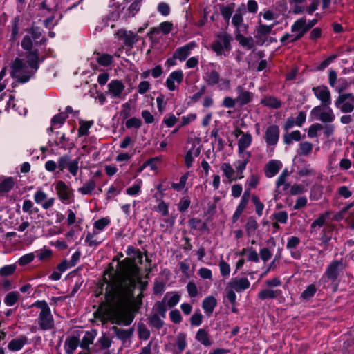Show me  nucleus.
Segmentation results:
<instances>
[{
	"label": "nucleus",
	"instance_id": "1",
	"mask_svg": "<svg viewBox=\"0 0 354 354\" xmlns=\"http://www.w3.org/2000/svg\"><path fill=\"white\" fill-rule=\"evenodd\" d=\"M143 254L139 250L130 259H126L125 268L120 274L113 277L107 285L105 290L106 301L113 307L120 308L129 303L133 297V290L140 281V268L137 263H142Z\"/></svg>",
	"mask_w": 354,
	"mask_h": 354
},
{
	"label": "nucleus",
	"instance_id": "2",
	"mask_svg": "<svg viewBox=\"0 0 354 354\" xmlns=\"http://www.w3.org/2000/svg\"><path fill=\"white\" fill-rule=\"evenodd\" d=\"M37 50L27 55V62H24L20 59H16L11 66V76L16 78L19 82H27L38 68Z\"/></svg>",
	"mask_w": 354,
	"mask_h": 354
},
{
	"label": "nucleus",
	"instance_id": "3",
	"mask_svg": "<svg viewBox=\"0 0 354 354\" xmlns=\"http://www.w3.org/2000/svg\"><path fill=\"white\" fill-rule=\"evenodd\" d=\"M348 87V83L345 79L338 80L335 90L339 93L335 101V106L341 112L347 113L354 110V95L351 93H342Z\"/></svg>",
	"mask_w": 354,
	"mask_h": 354
},
{
	"label": "nucleus",
	"instance_id": "4",
	"mask_svg": "<svg viewBox=\"0 0 354 354\" xmlns=\"http://www.w3.org/2000/svg\"><path fill=\"white\" fill-rule=\"evenodd\" d=\"M32 306L37 307L41 310L37 319V323L40 329L42 330L53 329L55 325V321L47 302L44 300L37 301L32 304Z\"/></svg>",
	"mask_w": 354,
	"mask_h": 354
},
{
	"label": "nucleus",
	"instance_id": "5",
	"mask_svg": "<svg viewBox=\"0 0 354 354\" xmlns=\"http://www.w3.org/2000/svg\"><path fill=\"white\" fill-rule=\"evenodd\" d=\"M232 40L230 34L221 32L216 35V38L211 44V49L217 56H227L232 50L231 41Z\"/></svg>",
	"mask_w": 354,
	"mask_h": 354
},
{
	"label": "nucleus",
	"instance_id": "6",
	"mask_svg": "<svg viewBox=\"0 0 354 354\" xmlns=\"http://www.w3.org/2000/svg\"><path fill=\"white\" fill-rule=\"evenodd\" d=\"M344 269V264L342 261H332L327 267L319 282L323 284L324 288H326L327 281H330L331 283L336 288L338 285V277Z\"/></svg>",
	"mask_w": 354,
	"mask_h": 354
},
{
	"label": "nucleus",
	"instance_id": "7",
	"mask_svg": "<svg viewBox=\"0 0 354 354\" xmlns=\"http://www.w3.org/2000/svg\"><path fill=\"white\" fill-rule=\"evenodd\" d=\"M313 120H318L324 123H331L335 120L333 111L328 106L319 105L312 109L310 113Z\"/></svg>",
	"mask_w": 354,
	"mask_h": 354
},
{
	"label": "nucleus",
	"instance_id": "8",
	"mask_svg": "<svg viewBox=\"0 0 354 354\" xmlns=\"http://www.w3.org/2000/svg\"><path fill=\"white\" fill-rule=\"evenodd\" d=\"M56 194L64 204H70L74 198L73 190L63 180H58L55 183Z\"/></svg>",
	"mask_w": 354,
	"mask_h": 354
},
{
	"label": "nucleus",
	"instance_id": "9",
	"mask_svg": "<svg viewBox=\"0 0 354 354\" xmlns=\"http://www.w3.org/2000/svg\"><path fill=\"white\" fill-rule=\"evenodd\" d=\"M277 24L278 22L274 21L271 24L267 25L263 24L262 20H258V23L255 27L254 33V37L257 39L258 41H260L263 44L266 41L267 35L272 32L274 27Z\"/></svg>",
	"mask_w": 354,
	"mask_h": 354
},
{
	"label": "nucleus",
	"instance_id": "10",
	"mask_svg": "<svg viewBox=\"0 0 354 354\" xmlns=\"http://www.w3.org/2000/svg\"><path fill=\"white\" fill-rule=\"evenodd\" d=\"M124 88V85L120 80H113L107 85L106 95L112 99L122 98Z\"/></svg>",
	"mask_w": 354,
	"mask_h": 354
},
{
	"label": "nucleus",
	"instance_id": "11",
	"mask_svg": "<svg viewBox=\"0 0 354 354\" xmlns=\"http://www.w3.org/2000/svg\"><path fill=\"white\" fill-rule=\"evenodd\" d=\"M312 91L316 98L321 102L322 105L329 106L331 104L330 91L326 86L320 85L313 87Z\"/></svg>",
	"mask_w": 354,
	"mask_h": 354
},
{
	"label": "nucleus",
	"instance_id": "12",
	"mask_svg": "<svg viewBox=\"0 0 354 354\" xmlns=\"http://www.w3.org/2000/svg\"><path fill=\"white\" fill-rule=\"evenodd\" d=\"M184 77L181 70H176L171 72L165 81V85L169 91H173L178 88L179 84L183 82Z\"/></svg>",
	"mask_w": 354,
	"mask_h": 354
},
{
	"label": "nucleus",
	"instance_id": "13",
	"mask_svg": "<svg viewBox=\"0 0 354 354\" xmlns=\"http://www.w3.org/2000/svg\"><path fill=\"white\" fill-rule=\"evenodd\" d=\"M228 287L232 288L238 293L243 292L250 286V282L246 277H233L227 283Z\"/></svg>",
	"mask_w": 354,
	"mask_h": 354
},
{
	"label": "nucleus",
	"instance_id": "14",
	"mask_svg": "<svg viewBox=\"0 0 354 354\" xmlns=\"http://www.w3.org/2000/svg\"><path fill=\"white\" fill-rule=\"evenodd\" d=\"M238 156L240 159L234 161V166L239 179H242L244 177L243 171H245L247 165L249 163L252 155L250 152H247L245 154H238Z\"/></svg>",
	"mask_w": 354,
	"mask_h": 354
},
{
	"label": "nucleus",
	"instance_id": "15",
	"mask_svg": "<svg viewBox=\"0 0 354 354\" xmlns=\"http://www.w3.org/2000/svg\"><path fill=\"white\" fill-rule=\"evenodd\" d=\"M239 135H241V138L238 140V154L243 155L247 153L248 151H245V149L251 145L252 137L250 133H245L241 130L238 131L236 136Z\"/></svg>",
	"mask_w": 354,
	"mask_h": 354
},
{
	"label": "nucleus",
	"instance_id": "16",
	"mask_svg": "<svg viewBox=\"0 0 354 354\" xmlns=\"http://www.w3.org/2000/svg\"><path fill=\"white\" fill-rule=\"evenodd\" d=\"M35 202L40 205L43 209H48L50 208L55 203V198H47L46 194L41 189H38L34 194Z\"/></svg>",
	"mask_w": 354,
	"mask_h": 354
},
{
	"label": "nucleus",
	"instance_id": "17",
	"mask_svg": "<svg viewBox=\"0 0 354 354\" xmlns=\"http://www.w3.org/2000/svg\"><path fill=\"white\" fill-rule=\"evenodd\" d=\"M280 130L277 125L272 124L269 126L266 131L265 139L267 145L272 146L276 145L279 139Z\"/></svg>",
	"mask_w": 354,
	"mask_h": 354
},
{
	"label": "nucleus",
	"instance_id": "18",
	"mask_svg": "<svg viewBox=\"0 0 354 354\" xmlns=\"http://www.w3.org/2000/svg\"><path fill=\"white\" fill-rule=\"evenodd\" d=\"M133 319L131 315L124 313H115L110 317L112 324L123 326H129L133 322Z\"/></svg>",
	"mask_w": 354,
	"mask_h": 354
},
{
	"label": "nucleus",
	"instance_id": "19",
	"mask_svg": "<svg viewBox=\"0 0 354 354\" xmlns=\"http://www.w3.org/2000/svg\"><path fill=\"white\" fill-rule=\"evenodd\" d=\"M187 346V335L185 333H178L176 337L175 346H173L170 351L172 354H182Z\"/></svg>",
	"mask_w": 354,
	"mask_h": 354
},
{
	"label": "nucleus",
	"instance_id": "20",
	"mask_svg": "<svg viewBox=\"0 0 354 354\" xmlns=\"http://www.w3.org/2000/svg\"><path fill=\"white\" fill-rule=\"evenodd\" d=\"M196 47L194 41L189 42L181 47L178 48L174 52V57L180 61H184L190 55L191 51Z\"/></svg>",
	"mask_w": 354,
	"mask_h": 354
},
{
	"label": "nucleus",
	"instance_id": "21",
	"mask_svg": "<svg viewBox=\"0 0 354 354\" xmlns=\"http://www.w3.org/2000/svg\"><path fill=\"white\" fill-rule=\"evenodd\" d=\"M282 162L278 160H271L265 166V175L267 178H272L282 168Z\"/></svg>",
	"mask_w": 354,
	"mask_h": 354
},
{
	"label": "nucleus",
	"instance_id": "22",
	"mask_svg": "<svg viewBox=\"0 0 354 354\" xmlns=\"http://www.w3.org/2000/svg\"><path fill=\"white\" fill-rule=\"evenodd\" d=\"M299 243L300 239L297 236H292L288 239L286 249L290 251L291 257L295 259H299L301 257L300 252L296 250Z\"/></svg>",
	"mask_w": 354,
	"mask_h": 354
},
{
	"label": "nucleus",
	"instance_id": "23",
	"mask_svg": "<svg viewBox=\"0 0 354 354\" xmlns=\"http://www.w3.org/2000/svg\"><path fill=\"white\" fill-rule=\"evenodd\" d=\"M282 291L280 289H262L258 293V297L261 300L267 299H276L281 296Z\"/></svg>",
	"mask_w": 354,
	"mask_h": 354
},
{
	"label": "nucleus",
	"instance_id": "24",
	"mask_svg": "<svg viewBox=\"0 0 354 354\" xmlns=\"http://www.w3.org/2000/svg\"><path fill=\"white\" fill-rule=\"evenodd\" d=\"M221 170L223 171V176L227 179L228 182L231 183L239 179L238 175L236 176H235V169L230 163H222L221 165Z\"/></svg>",
	"mask_w": 354,
	"mask_h": 354
},
{
	"label": "nucleus",
	"instance_id": "25",
	"mask_svg": "<svg viewBox=\"0 0 354 354\" xmlns=\"http://www.w3.org/2000/svg\"><path fill=\"white\" fill-rule=\"evenodd\" d=\"M220 73L216 70L206 71L203 75V80L209 86H214L218 82Z\"/></svg>",
	"mask_w": 354,
	"mask_h": 354
},
{
	"label": "nucleus",
	"instance_id": "26",
	"mask_svg": "<svg viewBox=\"0 0 354 354\" xmlns=\"http://www.w3.org/2000/svg\"><path fill=\"white\" fill-rule=\"evenodd\" d=\"M217 305V300L214 296L205 297L202 302V308L207 315H210Z\"/></svg>",
	"mask_w": 354,
	"mask_h": 354
},
{
	"label": "nucleus",
	"instance_id": "27",
	"mask_svg": "<svg viewBox=\"0 0 354 354\" xmlns=\"http://www.w3.org/2000/svg\"><path fill=\"white\" fill-rule=\"evenodd\" d=\"M180 299V295L177 292H167L162 299L163 303L165 304L168 308H172L177 305Z\"/></svg>",
	"mask_w": 354,
	"mask_h": 354
},
{
	"label": "nucleus",
	"instance_id": "28",
	"mask_svg": "<svg viewBox=\"0 0 354 354\" xmlns=\"http://www.w3.org/2000/svg\"><path fill=\"white\" fill-rule=\"evenodd\" d=\"M28 342L26 337L20 336L12 339L8 344V348L12 351H17L23 348Z\"/></svg>",
	"mask_w": 354,
	"mask_h": 354
},
{
	"label": "nucleus",
	"instance_id": "29",
	"mask_svg": "<svg viewBox=\"0 0 354 354\" xmlns=\"http://www.w3.org/2000/svg\"><path fill=\"white\" fill-rule=\"evenodd\" d=\"M78 346H80L79 339L75 337H70L65 341L64 349L67 354H73Z\"/></svg>",
	"mask_w": 354,
	"mask_h": 354
},
{
	"label": "nucleus",
	"instance_id": "30",
	"mask_svg": "<svg viewBox=\"0 0 354 354\" xmlns=\"http://www.w3.org/2000/svg\"><path fill=\"white\" fill-rule=\"evenodd\" d=\"M195 339L205 346H209L212 344L208 332L203 328H201L197 331Z\"/></svg>",
	"mask_w": 354,
	"mask_h": 354
},
{
	"label": "nucleus",
	"instance_id": "31",
	"mask_svg": "<svg viewBox=\"0 0 354 354\" xmlns=\"http://www.w3.org/2000/svg\"><path fill=\"white\" fill-rule=\"evenodd\" d=\"M317 291V287L315 286V284H310L301 293L300 299L304 301H308L314 297Z\"/></svg>",
	"mask_w": 354,
	"mask_h": 354
},
{
	"label": "nucleus",
	"instance_id": "32",
	"mask_svg": "<svg viewBox=\"0 0 354 354\" xmlns=\"http://www.w3.org/2000/svg\"><path fill=\"white\" fill-rule=\"evenodd\" d=\"M305 25V17H302L296 20L294 24L291 26V31L292 32H297L299 34V37H302L306 32L304 30Z\"/></svg>",
	"mask_w": 354,
	"mask_h": 354
},
{
	"label": "nucleus",
	"instance_id": "33",
	"mask_svg": "<svg viewBox=\"0 0 354 354\" xmlns=\"http://www.w3.org/2000/svg\"><path fill=\"white\" fill-rule=\"evenodd\" d=\"M111 221L108 218H101L93 223V230L94 234H98L101 232H102L106 227L109 225Z\"/></svg>",
	"mask_w": 354,
	"mask_h": 354
},
{
	"label": "nucleus",
	"instance_id": "34",
	"mask_svg": "<svg viewBox=\"0 0 354 354\" xmlns=\"http://www.w3.org/2000/svg\"><path fill=\"white\" fill-rule=\"evenodd\" d=\"M96 183L93 179L87 180L82 187L77 189L78 192L82 195L91 194L95 189Z\"/></svg>",
	"mask_w": 354,
	"mask_h": 354
},
{
	"label": "nucleus",
	"instance_id": "35",
	"mask_svg": "<svg viewBox=\"0 0 354 354\" xmlns=\"http://www.w3.org/2000/svg\"><path fill=\"white\" fill-rule=\"evenodd\" d=\"M120 37L123 39L124 44L130 47L138 41L136 35L131 31H121Z\"/></svg>",
	"mask_w": 354,
	"mask_h": 354
},
{
	"label": "nucleus",
	"instance_id": "36",
	"mask_svg": "<svg viewBox=\"0 0 354 354\" xmlns=\"http://www.w3.org/2000/svg\"><path fill=\"white\" fill-rule=\"evenodd\" d=\"M288 176L289 171H288V169H283L276 180V186L277 188H279L281 186H283V189L284 191H286L288 189L290 184L286 182Z\"/></svg>",
	"mask_w": 354,
	"mask_h": 354
},
{
	"label": "nucleus",
	"instance_id": "37",
	"mask_svg": "<svg viewBox=\"0 0 354 354\" xmlns=\"http://www.w3.org/2000/svg\"><path fill=\"white\" fill-rule=\"evenodd\" d=\"M249 201L242 198L241 199L239 205H237L236 210L232 216V221L234 223L236 222L245 209L246 208Z\"/></svg>",
	"mask_w": 354,
	"mask_h": 354
},
{
	"label": "nucleus",
	"instance_id": "38",
	"mask_svg": "<svg viewBox=\"0 0 354 354\" xmlns=\"http://www.w3.org/2000/svg\"><path fill=\"white\" fill-rule=\"evenodd\" d=\"M15 185L14 178L8 177L0 183V194H5L10 192Z\"/></svg>",
	"mask_w": 354,
	"mask_h": 354
},
{
	"label": "nucleus",
	"instance_id": "39",
	"mask_svg": "<svg viewBox=\"0 0 354 354\" xmlns=\"http://www.w3.org/2000/svg\"><path fill=\"white\" fill-rule=\"evenodd\" d=\"M20 294L17 291H12L8 292L4 297V304L7 306H14L19 300Z\"/></svg>",
	"mask_w": 354,
	"mask_h": 354
},
{
	"label": "nucleus",
	"instance_id": "40",
	"mask_svg": "<svg viewBox=\"0 0 354 354\" xmlns=\"http://www.w3.org/2000/svg\"><path fill=\"white\" fill-rule=\"evenodd\" d=\"M56 145L65 150H71L75 146L74 142L71 141L68 138H66L64 134L62 135L59 140L56 142Z\"/></svg>",
	"mask_w": 354,
	"mask_h": 354
},
{
	"label": "nucleus",
	"instance_id": "41",
	"mask_svg": "<svg viewBox=\"0 0 354 354\" xmlns=\"http://www.w3.org/2000/svg\"><path fill=\"white\" fill-rule=\"evenodd\" d=\"M111 330L113 331L115 336L122 340H127L129 339L132 335V330L130 329H120L116 326L112 327Z\"/></svg>",
	"mask_w": 354,
	"mask_h": 354
},
{
	"label": "nucleus",
	"instance_id": "42",
	"mask_svg": "<svg viewBox=\"0 0 354 354\" xmlns=\"http://www.w3.org/2000/svg\"><path fill=\"white\" fill-rule=\"evenodd\" d=\"M95 60L101 66H109L113 62V56L108 54H96Z\"/></svg>",
	"mask_w": 354,
	"mask_h": 354
},
{
	"label": "nucleus",
	"instance_id": "43",
	"mask_svg": "<svg viewBox=\"0 0 354 354\" xmlns=\"http://www.w3.org/2000/svg\"><path fill=\"white\" fill-rule=\"evenodd\" d=\"M95 335L93 333L86 332L80 341V346L82 348H88L89 346L93 344Z\"/></svg>",
	"mask_w": 354,
	"mask_h": 354
},
{
	"label": "nucleus",
	"instance_id": "44",
	"mask_svg": "<svg viewBox=\"0 0 354 354\" xmlns=\"http://www.w3.org/2000/svg\"><path fill=\"white\" fill-rule=\"evenodd\" d=\"M301 133L298 130L292 131L290 133L285 134L283 136L284 143L286 145L291 144L293 141H299L301 140Z\"/></svg>",
	"mask_w": 354,
	"mask_h": 354
},
{
	"label": "nucleus",
	"instance_id": "45",
	"mask_svg": "<svg viewBox=\"0 0 354 354\" xmlns=\"http://www.w3.org/2000/svg\"><path fill=\"white\" fill-rule=\"evenodd\" d=\"M261 104L273 109H277L281 106V102L276 97L270 96L263 98L261 100Z\"/></svg>",
	"mask_w": 354,
	"mask_h": 354
},
{
	"label": "nucleus",
	"instance_id": "46",
	"mask_svg": "<svg viewBox=\"0 0 354 354\" xmlns=\"http://www.w3.org/2000/svg\"><path fill=\"white\" fill-rule=\"evenodd\" d=\"M142 182L141 180H137L135 183L132 185V186L128 187L126 189V194L129 196H137L141 192Z\"/></svg>",
	"mask_w": 354,
	"mask_h": 354
},
{
	"label": "nucleus",
	"instance_id": "47",
	"mask_svg": "<svg viewBox=\"0 0 354 354\" xmlns=\"http://www.w3.org/2000/svg\"><path fill=\"white\" fill-rule=\"evenodd\" d=\"M277 17V15H276L272 10L269 9H264L261 11L257 16L258 20H262L263 18L266 21H272L275 20Z\"/></svg>",
	"mask_w": 354,
	"mask_h": 354
},
{
	"label": "nucleus",
	"instance_id": "48",
	"mask_svg": "<svg viewBox=\"0 0 354 354\" xmlns=\"http://www.w3.org/2000/svg\"><path fill=\"white\" fill-rule=\"evenodd\" d=\"M253 94L249 91H245L238 95L236 97L237 103L243 106L250 103L252 100Z\"/></svg>",
	"mask_w": 354,
	"mask_h": 354
},
{
	"label": "nucleus",
	"instance_id": "49",
	"mask_svg": "<svg viewBox=\"0 0 354 354\" xmlns=\"http://www.w3.org/2000/svg\"><path fill=\"white\" fill-rule=\"evenodd\" d=\"M232 23L238 30H240L242 28H246V26L243 23V15L240 12H236L233 15Z\"/></svg>",
	"mask_w": 354,
	"mask_h": 354
},
{
	"label": "nucleus",
	"instance_id": "50",
	"mask_svg": "<svg viewBox=\"0 0 354 354\" xmlns=\"http://www.w3.org/2000/svg\"><path fill=\"white\" fill-rule=\"evenodd\" d=\"M188 177L189 173L187 172L180 177L179 183H173L171 184V188L178 192L183 190L187 183Z\"/></svg>",
	"mask_w": 354,
	"mask_h": 354
},
{
	"label": "nucleus",
	"instance_id": "51",
	"mask_svg": "<svg viewBox=\"0 0 354 354\" xmlns=\"http://www.w3.org/2000/svg\"><path fill=\"white\" fill-rule=\"evenodd\" d=\"M37 257L40 261H45L50 259L53 254L50 249L44 247L39 250L35 252Z\"/></svg>",
	"mask_w": 354,
	"mask_h": 354
},
{
	"label": "nucleus",
	"instance_id": "52",
	"mask_svg": "<svg viewBox=\"0 0 354 354\" xmlns=\"http://www.w3.org/2000/svg\"><path fill=\"white\" fill-rule=\"evenodd\" d=\"M93 124V122L80 121V127L78 129L79 137L88 135V130Z\"/></svg>",
	"mask_w": 354,
	"mask_h": 354
},
{
	"label": "nucleus",
	"instance_id": "53",
	"mask_svg": "<svg viewBox=\"0 0 354 354\" xmlns=\"http://www.w3.org/2000/svg\"><path fill=\"white\" fill-rule=\"evenodd\" d=\"M252 201L255 206V211H256L257 214L259 216H262L263 211L264 209V205L263 203L261 202L259 196L257 195H253L252 196Z\"/></svg>",
	"mask_w": 354,
	"mask_h": 354
},
{
	"label": "nucleus",
	"instance_id": "54",
	"mask_svg": "<svg viewBox=\"0 0 354 354\" xmlns=\"http://www.w3.org/2000/svg\"><path fill=\"white\" fill-rule=\"evenodd\" d=\"M71 158L68 155L66 154L60 156L57 160V167L60 171H63L66 168L68 167Z\"/></svg>",
	"mask_w": 354,
	"mask_h": 354
},
{
	"label": "nucleus",
	"instance_id": "55",
	"mask_svg": "<svg viewBox=\"0 0 354 354\" xmlns=\"http://www.w3.org/2000/svg\"><path fill=\"white\" fill-rule=\"evenodd\" d=\"M238 40L241 46L247 47L249 49H251L254 46L253 38L251 37H246L243 35H239L238 37Z\"/></svg>",
	"mask_w": 354,
	"mask_h": 354
},
{
	"label": "nucleus",
	"instance_id": "56",
	"mask_svg": "<svg viewBox=\"0 0 354 354\" xmlns=\"http://www.w3.org/2000/svg\"><path fill=\"white\" fill-rule=\"evenodd\" d=\"M323 129V124L320 123H315L310 125L308 131V136L309 138H315L318 136V132Z\"/></svg>",
	"mask_w": 354,
	"mask_h": 354
},
{
	"label": "nucleus",
	"instance_id": "57",
	"mask_svg": "<svg viewBox=\"0 0 354 354\" xmlns=\"http://www.w3.org/2000/svg\"><path fill=\"white\" fill-rule=\"evenodd\" d=\"M326 216L324 214L320 215L317 219H315L310 225V232H313L316 231L317 228L322 227L326 221Z\"/></svg>",
	"mask_w": 354,
	"mask_h": 354
},
{
	"label": "nucleus",
	"instance_id": "58",
	"mask_svg": "<svg viewBox=\"0 0 354 354\" xmlns=\"http://www.w3.org/2000/svg\"><path fill=\"white\" fill-rule=\"evenodd\" d=\"M35 254L31 252V253H28V254H26L23 256H21L17 261V263L20 266H25L29 263H30L35 259Z\"/></svg>",
	"mask_w": 354,
	"mask_h": 354
},
{
	"label": "nucleus",
	"instance_id": "59",
	"mask_svg": "<svg viewBox=\"0 0 354 354\" xmlns=\"http://www.w3.org/2000/svg\"><path fill=\"white\" fill-rule=\"evenodd\" d=\"M68 118V115L65 113H60L55 115L51 120L52 125L56 127H60L64 124L66 119Z\"/></svg>",
	"mask_w": 354,
	"mask_h": 354
},
{
	"label": "nucleus",
	"instance_id": "60",
	"mask_svg": "<svg viewBox=\"0 0 354 354\" xmlns=\"http://www.w3.org/2000/svg\"><path fill=\"white\" fill-rule=\"evenodd\" d=\"M32 40L33 39L30 37V35L28 34L24 37L21 41V47L23 48V49L29 51L28 54L34 51H31L33 46Z\"/></svg>",
	"mask_w": 354,
	"mask_h": 354
},
{
	"label": "nucleus",
	"instance_id": "61",
	"mask_svg": "<svg viewBox=\"0 0 354 354\" xmlns=\"http://www.w3.org/2000/svg\"><path fill=\"white\" fill-rule=\"evenodd\" d=\"M313 150V145L307 141L302 142L299 144V153L304 156H308Z\"/></svg>",
	"mask_w": 354,
	"mask_h": 354
},
{
	"label": "nucleus",
	"instance_id": "62",
	"mask_svg": "<svg viewBox=\"0 0 354 354\" xmlns=\"http://www.w3.org/2000/svg\"><path fill=\"white\" fill-rule=\"evenodd\" d=\"M217 88L220 91H227L231 88V81L227 78H219L218 82L216 84Z\"/></svg>",
	"mask_w": 354,
	"mask_h": 354
},
{
	"label": "nucleus",
	"instance_id": "63",
	"mask_svg": "<svg viewBox=\"0 0 354 354\" xmlns=\"http://www.w3.org/2000/svg\"><path fill=\"white\" fill-rule=\"evenodd\" d=\"M258 227V223L254 218L250 217L246 223L245 228L247 233L250 235L253 234Z\"/></svg>",
	"mask_w": 354,
	"mask_h": 354
},
{
	"label": "nucleus",
	"instance_id": "64",
	"mask_svg": "<svg viewBox=\"0 0 354 354\" xmlns=\"http://www.w3.org/2000/svg\"><path fill=\"white\" fill-rule=\"evenodd\" d=\"M200 153L198 149H196L195 151L189 150L185 157V165L187 167H190L194 162V156H197Z\"/></svg>",
	"mask_w": 354,
	"mask_h": 354
}]
</instances>
